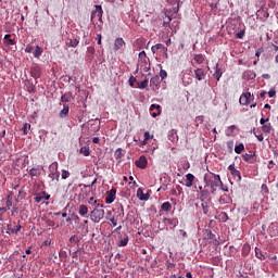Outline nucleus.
Masks as SVG:
<instances>
[{
    "label": "nucleus",
    "instance_id": "obj_48",
    "mask_svg": "<svg viewBox=\"0 0 278 278\" xmlns=\"http://www.w3.org/2000/svg\"><path fill=\"white\" fill-rule=\"evenodd\" d=\"M179 232L181 233L182 238H188V232H186L184 229H180Z\"/></svg>",
    "mask_w": 278,
    "mask_h": 278
},
{
    "label": "nucleus",
    "instance_id": "obj_46",
    "mask_svg": "<svg viewBox=\"0 0 278 278\" xmlns=\"http://www.w3.org/2000/svg\"><path fill=\"white\" fill-rule=\"evenodd\" d=\"M31 51H34V48L31 46H26L25 52L26 53H31Z\"/></svg>",
    "mask_w": 278,
    "mask_h": 278
},
{
    "label": "nucleus",
    "instance_id": "obj_15",
    "mask_svg": "<svg viewBox=\"0 0 278 278\" xmlns=\"http://www.w3.org/2000/svg\"><path fill=\"white\" fill-rule=\"evenodd\" d=\"M78 214L79 216H86V214H88V206H86L85 204H80L78 206Z\"/></svg>",
    "mask_w": 278,
    "mask_h": 278
},
{
    "label": "nucleus",
    "instance_id": "obj_56",
    "mask_svg": "<svg viewBox=\"0 0 278 278\" xmlns=\"http://www.w3.org/2000/svg\"><path fill=\"white\" fill-rule=\"evenodd\" d=\"M258 142H264V136L260 135V136H256Z\"/></svg>",
    "mask_w": 278,
    "mask_h": 278
},
{
    "label": "nucleus",
    "instance_id": "obj_37",
    "mask_svg": "<svg viewBox=\"0 0 278 278\" xmlns=\"http://www.w3.org/2000/svg\"><path fill=\"white\" fill-rule=\"evenodd\" d=\"M128 242H129V238L126 237V238H124V239L119 242V247H127Z\"/></svg>",
    "mask_w": 278,
    "mask_h": 278
},
{
    "label": "nucleus",
    "instance_id": "obj_7",
    "mask_svg": "<svg viewBox=\"0 0 278 278\" xmlns=\"http://www.w3.org/2000/svg\"><path fill=\"white\" fill-rule=\"evenodd\" d=\"M147 164H149V161L144 155L140 156L139 160L136 161L137 168H147Z\"/></svg>",
    "mask_w": 278,
    "mask_h": 278
},
{
    "label": "nucleus",
    "instance_id": "obj_1",
    "mask_svg": "<svg viewBox=\"0 0 278 278\" xmlns=\"http://www.w3.org/2000/svg\"><path fill=\"white\" fill-rule=\"evenodd\" d=\"M204 181L206 182V186H211V192L212 194H214V192L216 191V189L219 187V186H223V181L220 180V176L219 175H216L214 174L213 175V179H210L207 181V176L204 177Z\"/></svg>",
    "mask_w": 278,
    "mask_h": 278
},
{
    "label": "nucleus",
    "instance_id": "obj_4",
    "mask_svg": "<svg viewBox=\"0 0 278 278\" xmlns=\"http://www.w3.org/2000/svg\"><path fill=\"white\" fill-rule=\"evenodd\" d=\"M49 177L52 179V181H60V173H58V162L52 163L49 166Z\"/></svg>",
    "mask_w": 278,
    "mask_h": 278
},
{
    "label": "nucleus",
    "instance_id": "obj_40",
    "mask_svg": "<svg viewBox=\"0 0 278 278\" xmlns=\"http://www.w3.org/2000/svg\"><path fill=\"white\" fill-rule=\"evenodd\" d=\"M151 138H153V136H151V134H149V131L144 132V140H143V144H147V140H149Z\"/></svg>",
    "mask_w": 278,
    "mask_h": 278
},
{
    "label": "nucleus",
    "instance_id": "obj_10",
    "mask_svg": "<svg viewBox=\"0 0 278 278\" xmlns=\"http://www.w3.org/2000/svg\"><path fill=\"white\" fill-rule=\"evenodd\" d=\"M125 47V40L123 38H117L114 41V51H121Z\"/></svg>",
    "mask_w": 278,
    "mask_h": 278
},
{
    "label": "nucleus",
    "instance_id": "obj_41",
    "mask_svg": "<svg viewBox=\"0 0 278 278\" xmlns=\"http://www.w3.org/2000/svg\"><path fill=\"white\" fill-rule=\"evenodd\" d=\"M128 84L131 88H134V84H136V77L134 76H130L129 80H128Z\"/></svg>",
    "mask_w": 278,
    "mask_h": 278
},
{
    "label": "nucleus",
    "instance_id": "obj_34",
    "mask_svg": "<svg viewBox=\"0 0 278 278\" xmlns=\"http://www.w3.org/2000/svg\"><path fill=\"white\" fill-rule=\"evenodd\" d=\"M40 55H42V48H40L39 46L36 47L35 49V58H39Z\"/></svg>",
    "mask_w": 278,
    "mask_h": 278
},
{
    "label": "nucleus",
    "instance_id": "obj_54",
    "mask_svg": "<svg viewBox=\"0 0 278 278\" xmlns=\"http://www.w3.org/2000/svg\"><path fill=\"white\" fill-rule=\"evenodd\" d=\"M99 137H94L93 139H92V142H93V144H99Z\"/></svg>",
    "mask_w": 278,
    "mask_h": 278
},
{
    "label": "nucleus",
    "instance_id": "obj_62",
    "mask_svg": "<svg viewBox=\"0 0 278 278\" xmlns=\"http://www.w3.org/2000/svg\"><path fill=\"white\" fill-rule=\"evenodd\" d=\"M260 97H261V99H264V97H266V91L261 92Z\"/></svg>",
    "mask_w": 278,
    "mask_h": 278
},
{
    "label": "nucleus",
    "instance_id": "obj_29",
    "mask_svg": "<svg viewBox=\"0 0 278 278\" xmlns=\"http://www.w3.org/2000/svg\"><path fill=\"white\" fill-rule=\"evenodd\" d=\"M149 86V79H144L141 83H138V88H140V90H144V88H147Z\"/></svg>",
    "mask_w": 278,
    "mask_h": 278
},
{
    "label": "nucleus",
    "instance_id": "obj_22",
    "mask_svg": "<svg viewBox=\"0 0 278 278\" xmlns=\"http://www.w3.org/2000/svg\"><path fill=\"white\" fill-rule=\"evenodd\" d=\"M233 179H236V181H242V176L240 175V170L236 169L235 172L231 173Z\"/></svg>",
    "mask_w": 278,
    "mask_h": 278
},
{
    "label": "nucleus",
    "instance_id": "obj_60",
    "mask_svg": "<svg viewBox=\"0 0 278 278\" xmlns=\"http://www.w3.org/2000/svg\"><path fill=\"white\" fill-rule=\"evenodd\" d=\"M260 123H261V125H264L265 123H268V118L267 119L261 118Z\"/></svg>",
    "mask_w": 278,
    "mask_h": 278
},
{
    "label": "nucleus",
    "instance_id": "obj_50",
    "mask_svg": "<svg viewBox=\"0 0 278 278\" xmlns=\"http://www.w3.org/2000/svg\"><path fill=\"white\" fill-rule=\"evenodd\" d=\"M170 17H167L164 22H163V25L166 26V25H170Z\"/></svg>",
    "mask_w": 278,
    "mask_h": 278
},
{
    "label": "nucleus",
    "instance_id": "obj_23",
    "mask_svg": "<svg viewBox=\"0 0 278 278\" xmlns=\"http://www.w3.org/2000/svg\"><path fill=\"white\" fill-rule=\"evenodd\" d=\"M244 77H245V79H255V77H257V75L255 74V72L249 71V72H245Z\"/></svg>",
    "mask_w": 278,
    "mask_h": 278
},
{
    "label": "nucleus",
    "instance_id": "obj_35",
    "mask_svg": "<svg viewBox=\"0 0 278 278\" xmlns=\"http://www.w3.org/2000/svg\"><path fill=\"white\" fill-rule=\"evenodd\" d=\"M61 177L62 179H68V177H71V173L66 169H63Z\"/></svg>",
    "mask_w": 278,
    "mask_h": 278
},
{
    "label": "nucleus",
    "instance_id": "obj_39",
    "mask_svg": "<svg viewBox=\"0 0 278 278\" xmlns=\"http://www.w3.org/2000/svg\"><path fill=\"white\" fill-rule=\"evenodd\" d=\"M165 220L166 223H168V225H174V227H177V224L179 223L176 219H165Z\"/></svg>",
    "mask_w": 278,
    "mask_h": 278
},
{
    "label": "nucleus",
    "instance_id": "obj_33",
    "mask_svg": "<svg viewBox=\"0 0 278 278\" xmlns=\"http://www.w3.org/2000/svg\"><path fill=\"white\" fill-rule=\"evenodd\" d=\"M203 54H195L194 55V61L198 63V64H203Z\"/></svg>",
    "mask_w": 278,
    "mask_h": 278
},
{
    "label": "nucleus",
    "instance_id": "obj_25",
    "mask_svg": "<svg viewBox=\"0 0 278 278\" xmlns=\"http://www.w3.org/2000/svg\"><path fill=\"white\" fill-rule=\"evenodd\" d=\"M79 153L85 155V157H88V155H90V149L88 147H83L80 148Z\"/></svg>",
    "mask_w": 278,
    "mask_h": 278
},
{
    "label": "nucleus",
    "instance_id": "obj_31",
    "mask_svg": "<svg viewBox=\"0 0 278 278\" xmlns=\"http://www.w3.org/2000/svg\"><path fill=\"white\" fill-rule=\"evenodd\" d=\"M115 160H122L123 159V149L118 148L116 151H115Z\"/></svg>",
    "mask_w": 278,
    "mask_h": 278
},
{
    "label": "nucleus",
    "instance_id": "obj_12",
    "mask_svg": "<svg viewBox=\"0 0 278 278\" xmlns=\"http://www.w3.org/2000/svg\"><path fill=\"white\" fill-rule=\"evenodd\" d=\"M194 75H195V79H198V81H202L203 77H205V71H203V68H198L194 71Z\"/></svg>",
    "mask_w": 278,
    "mask_h": 278
},
{
    "label": "nucleus",
    "instance_id": "obj_18",
    "mask_svg": "<svg viewBox=\"0 0 278 278\" xmlns=\"http://www.w3.org/2000/svg\"><path fill=\"white\" fill-rule=\"evenodd\" d=\"M161 210L163 212H170V210H173V205L170 204V202H164L162 205H161Z\"/></svg>",
    "mask_w": 278,
    "mask_h": 278
},
{
    "label": "nucleus",
    "instance_id": "obj_55",
    "mask_svg": "<svg viewBox=\"0 0 278 278\" xmlns=\"http://www.w3.org/2000/svg\"><path fill=\"white\" fill-rule=\"evenodd\" d=\"M43 245H45V247H51V240H46V241L43 242Z\"/></svg>",
    "mask_w": 278,
    "mask_h": 278
},
{
    "label": "nucleus",
    "instance_id": "obj_8",
    "mask_svg": "<svg viewBox=\"0 0 278 278\" xmlns=\"http://www.w3.org/2000/svg\"><path fill=\"white\" fill-rule=\"evenodd\" d=\"M116 197V189H111L108 192V195L105 198V203H108V205L114 203V198Z\"/></svg>",
    "mask_w": 278,
    "mask_h": 278
},
{
    "label": "nucleus",
    "instance_id": "obj_13",
    "mask_svg": "<svg viewBox=\"0 0 278 278\" xmlns=\"http://www.w3.org/2000/svg\"><path fill=\"white\" fill-rule=\"evenodd\" d=\"M186 187L187 188H192V184L194 182V175L192 174H187L186 175Z\"/></svg>",
    "mask_w": 278,
    "mask_h": 278
},
{
    "label": "nucleus",
    "instance_id": "obj_3",
    "mask_svg": "<svg viewBox=\"0 0 278 278\" xmlns=\"http://www.w3.org/2000/svg\"><path fill=\"white\" fill-rule=\"evenodd\" d=\"M139 60H140V68L143 70V73H149V71H151V66L149 65V58L147 56V52L141 51L139 53Z\"/></svg>",
    "mask_w": 278,
    "mask_h": 278
},
{
    "label": "nucleus",
    "instance_id": "obj_21",
    "mask_svg": "<svg viewBox=\"0 0 278 278\" xmlns=\"http://www.w3.org/2000/svg\"><path fill=\"white\" fill-rule=\"evenodd\" d=\"M68 105L67 104H64L63 105V110L60 112V117L61 118H64L65 116H68Z\"/></svg>",
    "mask_w": 278,
    "mask_h": 278
},
{
    "label": "nucleus",
    "instance_id": "obj_61",
    "mask_svg": "<svg viewBox=\"0 0 278 278\" xmlns=\"http://www.w3.org/2000/svg\"><path fill=\"white\" fill-rule=\"evenodd\" d=\"M110 220H111V223H112L113 227H116V225H117V224H116V220L114 219V217H113V218H111Z\"/></svg>",
    "mask_w": 278,
    "mask_h": 278
},
{
    "label": "nucleus",
    "instance_id": "obj_52",
    "mask_svg": "<svg viewBox=\"0 0 278 278\" xmlns=\"http://www.w3.org/2000/svg\"><path fill=\"white\" fill-rule=\"evenodd\" d=\"M36 203H40L42 201V195H37L35 198Z\"/></svg>",
    "mask_w": 278,
    "mask_h": 278
},
{
    "label": "nucleus",
    "instance_id": "obj_9",
    "mask_svg": "<svg viewBox=\"0 0 278 278\" xmlns=\"http://www.w3.org/2000/svg\"><path fill=\"white\" fill-rule=\"evenodd\" d=\"M153 110H157V112L152 113V117L156 118V116H160L162 114V106L159 104H151L150 112H153Z\"/></svg>",
    "mask_w": 278,
    "mask_h": 278
},
{
    "label": "nucleus",
    "instance_id": "obj_51",
    "mask_svg": "<svg viewBox=\"0 0 278 278\" xmlns=\"http://www.w3.org/2000/svg\"><path fill=\"white\" fill-rule=\"evenodd\" d=\"M202 210H203V214H207V212H208L207 205L202 204Z\"/></svg>",
    "mask_w": 278,
    "mask_h": 278
},
{
    "label": "nucleus",
    "instance_id": "obj_45",
    "mask_svg": "<svg viewBox=\"0 0 278 278\" xmlns=\"http://www.w3.org/2000/svg\"><path fill=\"white\" fill-rule=\"evenodd\" d=\"M228 170H230V173L232 174L233 172H236V165L235 164H231L228 166Z\"/></svg>",
    "mask_w": 278,
    "mask_h": 278
},
{
    "label": "nucleus",
    "instance_id": "obj_5",
    "mask_svg": "<svg viewBox=\"0 0 278 278\" xmlns=\"http://www.w3.org/2000/svg\"><path fill=\"white\" fill-rule=\"evenodd\" d=\"M7 233H18V231H21V229H23V226H21V224H16V223H10L7 225Z\"/></svg>",
    "mask_w": 278,
    "mask_h": 278
},
{
    "label": "nucleus",
    "instance_id": "obj_36",
    "mask_svg": "<svg viewBox=\"0 0 278 278\" xmlns=\"http://www.w3.org/2000/svg\"><path fill=\"white\" fill-rule=\"evenodd\" d=\"M31 127L30 124H24V126L22 127V131L24 135H27V130Z\"/></svg>",
    "mask_w": 278,
    "mask_h": 278
},
{
    "label": "nucleus",
    "instance_id": "obj_11",
    "mask_svg": "<svg viewBox=\"0 0 278 278\" xmlns=\"http://www.w3.org/2000/svg\"><path fill=\"white\" fill-rule=\"evenodd\" d=\"M30 75H31V77H34V79H39V77H40V67L33 66L30 68Z\"/></svg>",
    "mask_w": 278,
    "mask_h": 278
},
{
    "label": "nucleus",
    "instance_id": "obj_38",
    "mask_svg": "<svg viewBox=\"0 0 278 278\" xmlns=\"http://www.w3.org/2000/svg\"><path fill=\"white\" fill-rule=\"evenodd\" d=\"M160 77H161V79H166V77H168V73H166V71H164V70H161Z\"/></svg>",
    "mask_w": 278,
    "mask_h": 278
},
{
    "label": "nucleus",
    "instance_id": "obj_26",
    "mask_svg": "<svg viewBox=\"0 0 278 278\" xmlns=\"http://www.w3.org/2000/svg\"><path fill=\"white\" fill-rule=\"evenodd\" d=\"M233 131H236V125H231L226 129V136H233Z\"/></svg>",
    "mask_w": 278,
    "mask_h": 278
},
{
    "label": "nucleus",
    "instance_id": "obj_32",
    "mask_svg": "<svg viewBox=\"0 0 278 278\" xmlns=\"http://www.w3.org/2000/svg\"><path fill=\"white\" fill-rule=\"evenodd\" d=\"M271 129H273V126L270 124L263 125V132L264 134H270Z\"/></svg>",
    "mask_w": 278,
    "mask_h": 278
},
{
    "label": "nucleus",
    "instance_id": "obj_47",
    "mask_svg": "<svg viewBox=\"0 0 278 278\" xmlns=\"http://www.w3.org/2000/svg\"><path fill=\"white\" fill-rule=\"evenodd\" d=\"M59 257H66V251L61 250L59 252Z\"/></svg>",
    "mask_w": 278,
    "mask_h": 278
},
{
    "label": "nucleus",
    "instance_id": "obj_20",
    "mask_svg": "<svg viewBox=\"0 0 278 278\" xmlns=\"http://www.w3.org/2000/svg\"><path fill=\"white\" fill-rule=\"evenodd\" d=\"M71 99H73V94H72L71 92L64 93V94L61 97L62 103H68V101H71Z\"/></svg>",
    "mask_w": 278,
    "mask_h": 278
},
{
    "label": "nucleus",
    "instance_id": "obj_6",
    "mask_svg": "<svg viewBox=\"0 0 278 278\" xmlns=\"http://www.w3.org/2000/svg\"><path fill=\"white\" fill-rule=\"evenodd\" d=\"M239 103L241 105H249V103H251V92H243L239 99Z\"/></svg>",
    "mask_w": 278,
    "mask_h": 278
},
{
    "label": "nucleus",
    "instance_id": "obj_27",
    "mask_svg": "<svg viewBox=\"0 0 278 278\" xmlns=\"http://www.w3.org/2000/svg\"><path fill=\"white\" fill-rule=\"evenodd\" d=\"M160 49H164V45L157 43L155 46H152L151 51H152V53H157V51H160Z\"/></svg>",
    "mask_w": 278,
    "mask_h": 278
},
{
    "label": "nucleus",
    "instance_id": "obj_16",
    "mask_svg": "<svg viewBox=\"0 0 278 278\" xmlns=\"http://www.w3.org/2000/svg\"><path fill=\"white\" fill-rule=\"evenodd\" d=\"M11 38H12V35L7 34L4 36V45H8L9 47H12V45H15L14 39H11Z\"/></svg>",
    "mask_w": 278,
    "mask_h": 278
},
{
    "label": "nucleus",
    "instance_id": "obj_57",
    "mask_svg": "<svg viewBox=\"0 0 278 278\" xmlns=\"http://www.w3.org/2000/svg\"><path fill=\"white\" fill-rule=\"evenodd\" d=\"M93 205H94V207L99 208V205H101V204L99 203V200H94Z\"/></svg>",
    "mask_w": 278,
    "mask_h": 278
},
{
    "label": "nucleus",
    "instance_id": "obj_63",
    "mask_svg": "<svg viewBox=\"0 0 278 278\" xmlns=\"http://www.w3.org/2000/svg\"><path fill=\"white\" fill-rule=\"evenodd\" d=\"M101 38H102V36H101V35H98V38H97L98 45H101Z\"/></svg>",
    "mask_w": 278,
    "mask_h": 278
},
{
    "label": "nucleus",
    "instance_id": "obj_28",
    "mask_svg": "<svg viewBox=\"0 0 278 278\" xmlns=\"http://www.w3.org/2000/svg\"><path fill=\"white\" fill-rule=\"evenodd\" d=\"M67 47H77V45H79V40L78 39H70L68 42H66Z\"/></svg>",
    "mask_w": 278,
    "mask_h": 278
},
{
    "label": "nucleus",
    "instance_id": "obj_19",
    "mask_svg": "<svg viewBox=\"0 0 278 278\" xmlns=\"http://www.w3.org/2000/svg\"><path fill=\"white\" fill-rule=\"evenodd\" d=\"M137 198L139 201H147V197L144 195V191H142V188H139L137 190Z\"/></svg>",
    "mask_w": 278,
    "mask_h": 278
},
{
    "label": "nucleus",
    "instance_id": "obj_53",
    "mask_svg": "<svg viewBox=\"0 0 278 278\" xmlns=\"http://www.w3.org/2000/svg\"><path fill=\"white\" fill-rule=\"evenodd\" d=\"M12 207V201L8 200L7 201V210H10Z\"/></svg>",
    "mask_w": 278,
    "mask_h": 278
},
{
    "label": "nucleus",
    "instance_id": "obj_42",
    "mask_svg": "<svg viewBox=\"0 0 278 278\" xmlns=\"http://www.w3.org/2000/svg\"><path fill=\"white\" fill-rule=\"evenodd\" d=\"M236 36H237V38L242 40V38H244V30H240L239 33L236 34Z\"/></svg>",
    "mask_w": 278,
    "mask_h": 278
},
{
    "label": "nucleus",
    "instance_id": "obj_17",
    "mask_svg": "<svg viewBox=\"0 0 278 278\" xmlns=\"http://www.w3.org/2000/svg\"><path fill=\"white\" fill-rule=\"evenodd\" d=\"M244 162H250V164H253V159L255 157V153L253 154H249V153H245L242 155Z\"/></svg>",
    "mask_w": 278,
    "mask_h": 278
},
{
    "label": "nucleus",
    "instance_id": "obj_49",
    "mask_svg": "<svg viewBox=\"0 0 278 278\" xmlns=\"http://www.w3.org/2000/svg\"><path fill=\"white\" fill-rule=\"evenodd\" d=\"M166 266H167V268H175V265L173 263H170V261L166 262Z\"/></svg>",
    "mask_w": 278,
    "mask_h": 278
},
{
    "label": "nucleus",
    "instance_id": "obj_14",
    "mask_svg": "<svg viewBox=\"0 0 278 278\" xmlns=\"http://www.w3.org/2000/svg\"><path fill=\"white\" fill-rule=\"evenodd\" d=\"M213 77H215L217 81H220V77H223V71L218 67V63L215 65V73L213 74Z\"/></svg>",
    "mask_w": 278,
    "mask_h": 278
},
{
    "label": "nucleus",
    "instance_id": "obj_44",
    "mask_svg": "<svg viewBox=\"0 0 278 278\" xmlns=\"http://www.w3.org/2000/svg\"><path fill=\"white\" fill-rule=\"evenodd\" d=\"M256 257H257L258 260H266V256H264V255L262 254V252H256Z\"/></svg>",
    "mask_w": 278,
    "mask_h": 278
},
{
    "label": "nucleus",
    "instance_id": "obj_24",
    "mask_svg": "<svg viewBox=\"0 0 278 278\" xmlns=\"http://www.w3.org/2000/svg\"><path fill=\"white\" fill-rule=\"evenodd\" d=\"M29 175H30V177H40V169H38V168H31V169L29 170Z\"/></svg>",
    "mask_w": 278,
    "mask_h": 278
},
{
    "label": "nucleus",
    "instance_id": "obj_2",
    "mask_svg": "<svg viewBox=\"0 0 278 278\" xmlns=\"http://www.w3.org/2000/svg\"><path fill=\"white\" fill-rule=\"evenodd\" d=\"M105 218V210L94 207L90 213V220L92 223H101Z\"/></svg>",
    "mask_w": 278,
    "mask_h": 278
},
{
    "label": "nucleus",
    "instance_id": "obj_59",
    "mask_svg": "<svg viewBox=\"0 0 278 278\" xmlns=\"http://www.w3.org/2000/svg\"><path fill=\"white\" fill-rule=\"evenodd\" d=\"M262 77H263V79H270V75L269 74H263Z\"/></svg>",
    "mask_w": 278,
    "mask_h": 278
},
{
    "label": "nucleus",
    "instance_id": "obj_58",
    "mask_svg": "<svg viewBox=\"0 0 278 278\" xmlns=\"http://www.w3.org/2000/svg\"><path fill=\"white\" fill-rule=\"evenodd\" d=\"M157 80H159L157 77H153V78H151L150 84H155Z\"/></svg>",
    "mask_w": 278,
    "mask_h": 278
},
{
    "label": "nucleus",
    "instance_id": "obj_30",
    "mask_svg": "<svg viewBox=\"0 0 278 278\" xmlns=\"http://www.w3.org/2000/svg\"><path fill=\"white\" fill-rule=\"evenodd\" d=\"M242 151H244V143H240L238 146L235 147V152L240 154L242 153Z\"/></svg>",
    "mask_w": 278,
    "mask_h": 278
},
{
    "label": "nucleus",
    "instance_id": "obj_64",
    "mask_svg": "<svg viewBox=\"0 0 278 278\" xmlns=\"http://www.w3.org/2000/svg\"><path fill=\"white\" fill-rule=\"evenodd\" d=\"M186 277H187V278H193V277H192V274H191L190 271H188V273L186 274Z\"/></svg>",
    "mask_w": 278,
    "mask_h": 278
},
{
    "label": "nucleus",
    "instance_id": "obj_43",
    "mask_svg": "<svg viewBox=\"0 0 278 278\" xmlns=\"http://www.w3.org/2000/svg\"><path fill=\"white\" fill-rule=\"evenodd\" d=\"M275 94H277V91L275 89H270L268 91V97L273 98V97H275Z\"/></svg>",
    "mask_w": 278,
    "mask_h": 278
}]
</instances>
